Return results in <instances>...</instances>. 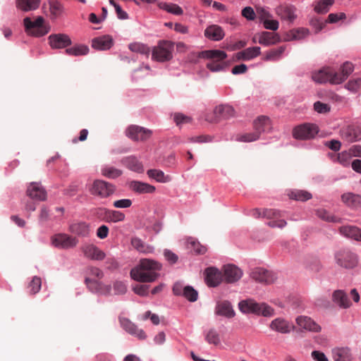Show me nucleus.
I'll use <instances>...</instances> for the list:
<instances>
[{
  "label": "nucleus",
  "mask_w": 361,
  "mask_h": 361,
  "mask_svg": "<svg viewBox=\"0 0 361 361\" xmlns=\"http://www.w3.org/2000/svg\"><path fill=\"white\" fill-rule=\"evenodd\" d=\"M27 195L32 199L38 200H44L46 199V192L44 189L38 183H32L28 186Z\"/></svg>",
  "instance_id": "7c9ffc66"
},
{
  "label": "nucleus",
  "mask_w": 361,
  "mask_h": 361,
  "mask_svg": "<svg viewBox=\"0 0 361 361\" xmlns=\"http://www.w3.org/2000/svg\"><path fill=\"white\" fill-rule=\"evenodd\" d=\"M25 32L32 36L39 37L47 35L50 31V25L44 18L37 16L32 20L26 17L23 20Z\"/></svg>",
  "instance_id": "7ed1b4c3"
},
{
  "label": "nucleus",
  "mask_w": 361,
  "mask_h": 361,
  "mask_svg": "<svg viewBox=\"0 0 361 361\" xmlns=\"http://www.w3.org/2000/svg\"><path fill=\"white\" fill-rule=\"evenodd\" d=\"M250 276L256 282L263 284H271L276 279L274 273L261 267L253 269L250 271Z\"/></svg>",
  "instance_id": "ddd939ff"
},
{
  "label": "nucleus",
  "mask_w": 361,
  "mask_h": 361,
  "mask_svg": "<svg viewBox=\"0 0 361 361\" xmlns=\"http://www.w3.org/2000/svg\"><path fill=\"white\" fill-rule=\"evenodd\" d=\"M51 243L54 246L62 248L70 249L75 247L78 243L76 238L65 233H59L51 238Z\"/></svg>",
  "instance_id": "4468645a"
},
{
  "label": "nucleus",
  "mask_w": 361,
  "mask_h": 361,
  "mask_svg": "<svg viewBox=\"0 0 361 361\" xmlns=\"http://www.w3.org/2000/svg\"><path fill=\"white\" fill-rule=\"evenodd\" d=\"M174 43L168 40H160L152 51V58L159 62L169 61L173 58Z\"/></svg>",
  "instance_id": "0eeeda50"
},
{
  "label": "nucleus",
  "mask_w": 361,
  "mask_h": 361,
  "mask_svg": "<svg viewBox=\"0 0 361 361\" xmlns=\"http://www.w3.org/2000/svg\"><path fill=\"white\" fill-rule=\"evenodd\" d=\"M173 121L176 126L180 127L183 124L190 123L192 121V118L182 113H175L173 114Z\"/></svg>",
  "instance_id": "bf43d9fd"
},
{
  "label": "nucleus",
  "mask_w": 361,
  "mask_h": 361,
  "mask_svg": "<svg viewBox=\"0 0 361 361\" xmlns=\"http://www.w3.org/2000/svg\"><path fill=\"white\" fill-rule=\"evenodd\" d=\"M102 174L108 178L114 179L121 176L122 171L111 166H105L101 170Z\"/></svg>",
  "instance_id": "37998d69"
},
{
  "label": "nucleus",
  "mask_w": 361,
  "mask_h": 361,
  "mask_svg": "<svg viewBox=\"0 0 361 361\" xmlns=\"http://www.w3.org/2000/svg\"><path fill=\"white\" fill-rule=\"evenodd\" d=\"M319 133V127L314 123H305L295 126L293 130V136L297 140L313 139Z\"/></svg>",
  "instance_id": "1a4fd4ad"
},
{
  "label": "nucleus",
  "mask_w": 361,
  "mask_h": 361,
  "mask_svg": "<svg viewBox=\"0 0 361 361\" xmlns=\"http://www.w3.org/2000/svg\"><path fill=\"white\" fill-rule=\"evenodd\" d=\"M340 233L348 238L361 242V228L355 226H343L339 228Z\"/></svg>",
  "instance_id": "a878e982"
},
{
  "label": "nucleus",
  "mask_w": 361,
  "mask_h": 361,
  "mask_svg": "<svg viewBox=\"0 0 361 361\" xmlns=\"http://www.w3.org/2000/svg\"><path fill=\"white\" fill-rule=\"evenodd\" d=\"M88 52V47L83 44L76 45L66 49V53L67 54L75 56H84L87 54Z\"/></svg>",
  "instance_id": "79ce46f5"
},
{
  "label": "nucleus",
  "mask_w": 361,
  "mask_h": 361,
  "mask_svg": "<svg viewBox=\"0 0 361 361\" xmlns=\"http://www.w3.org/2000/svg\"><path fill=\"white\" fill-rule=\"evenodd\" d=\"M205 281L209 286L216 287L223 280L221 272L215 267H209L204 271Z\"/></svg>",
  "instance_id": "aec40b11"
},
{
  "label": "nucleus",
  "mask_w": 361,
  "mask_h": 361,
  "mask_svg": "<svg viewBox=\"0 0 361 361\" xmlns=\"http://www.w3.org/2000/svg\"><path fill=\"white\" fill-rule=\"evenodd\" d=\"M131 245L137 252L143 254H149L154 252V247L146 244L140 238L133 237L131 239Z\"/></svg>",
  "instance_id": "f704fd0d"
},
{
  "label": "nucleus",
  "mask_w": 361,
  "mask_h": 361,
  "mask_svg": "<svg viewBox=\"0 0 361 361\" xmlns=\"http://www.w3.org/2000/svg\"><path fill=\"white\" fill-rule=\"evenodd\" d=\"M223 272L224 280L229 283L238 281L243 276L241 269L234 264L224 265Z\"/></svg>",
  "instance_id": "a211bd4d"
},
{
  "label": "nucleus",
  "mask_w": 361,
  "mask_h": 361,
  "mask_svg": "<svg viewBox=\"0 0 361 361\" xmlns=\"http://www.w3.org/2000/svg\"><path fill=\"white\" fill-rule=\"evenodd\" d=\"M183 296L190 302H195L197 300L198 293L192 286H187L183 290Z\"/></svg>",
  "instance_id": "5fc2aeb1"
},
{
  "label": "nucleus",
  "mask_w": 361,
  "mask_h": 361,
  "mask_svg": "<svg viewBox=\"0 0 361 361\" xmlns=\"http://www.w3.org/2000/svg\"><path fill=\"white\" fill-rule=\"evenodd\" d=\"M130 188L138 193H153L155 191V187L140 181H132L130 183Z\"/></svg>",
  "instance_id": "c9c22d12"
},
{
  "label": "nucleus",
  "mask_w": 361,
  "mask_h": 361,
  "mask_svg": "<svg viewBox=\"0 0 361 361\" xmlns=\"http://www.w3.org/2000/svg\"><path fill=\"white\" fill-rule=\"evenodd\" d=\"M235 116L234 109L228 104H219L213 111L207 114L205 120L212 123H217L224 120H228Z\"/></svg>",
  "instance_id": "6e6552de"
},
{
  "label": "nucleus",
  "mask_w": 361,
  "mask_h": 361,
  "mask_svg": "<svg viewBox=\"0 0 361 361\" xmlns=\"http://www.w3.org/2000/svg\"><path fill=\"white\" fill-rule=\"evenodd\" d=\"M149 286L137 284L133 286V290L137 295L146 296L148 295Z\"/></svg>",
  "instance_id": "69168bd1"
},
{
  "label": "nucleus",
  "mask_w": 361,
  "mask_h": 361,
  "mask_svg": "<svg viewBox=\"0 0 361 361\" xmlns=\"http://www.w3.org/2000/svg\"><path fill=\"white\" fill-rule=\"evenodd\" d=\"M205 340L208 343L214 345H219L221 343L220 336L214 329H211L207 332Z\"/></svg>",
  "instance_id": "09e8293b"
},
{
  "label": "nucleus",
  "mask_w": 361,
  "mask_h": 361,
  "mask_svg": "<svg viewBox=\"0 0 361 361\" xmlns=\"http://www.w3.org/2000/svg\"><path fill=\"white\" fill-rule=\"evenodd\" d=\"M41 286V278L38 276H34L28 286V288H30V293L33 295L36 294L40 290Z\"/></svg>",
  "instance_id": "4d7b16f0"
},
{
  "label": "nucleus",
  "mask_w": 361,
  "mask_h": 361,
  "mask_svg": "<svg viewBox=\"0 0 361 361\" xmlns=\"http://www.w3.org/2000/svg\"><path fill=\"white\" fill-rule=\"evenodd\" d=\"M113 44V39L109 35H104L94 38L92 41V48L104 51L109 49Z\"/></svg>",
  "instance_id": "cd10ccee"
},
{
  "label": "nucleus",
  "mask_w": 361,
  "mask_h": 361,
  "mask_svg": "<svg viewBox=\"0 0 361 361\" xmlns=\"http://www.w3.org/2000/svg\"><path fill=\"white\" fill-rule=\"evenodd\" d=\"M259 138L257 133L252 132V133H246L243 134L238 135L237 140L240 142H250L256 141Z\"/></svg>",
  "instance_id": "6e6d98bb"
},
{
  "label": "nucleus",
  "mask_w": 361,
  "mask_h": 361,
  "mask_svg": "<svg viewBox=\"0 0 361 361\" xmlns=\"http://www.w3.org/2000/svg\"><path fill=\"white\" fill-rule=\"evenodd\" d=\"M332 301L342 309H347L351 305L347 294L341 290H336L332 294Z\"/></svg>",
  "instance_id": "bb28decb"
},
{
  "label": "nucleus",
  "mask_w": 361,
  "mask_h": 361,
  "mask_svg": "<svg viewBox=\"0 0 361 361\" xmlns=\"http://www.w3.org/2000/svg\"><path fill=\"white\" fill-rule=\"evenodd\" d=\"M336 263L345 269H353L358 264L357 255L349 250H341L335 255Z\"/></svg>",
  "instance_id": "9d476101"
},
{
  "label": "nucleus",
  "mask_w": 361,
  "mask_h": 361,
  "mask_svg": "<svg viewBox=\"0 0 361 361\" xmlns=\"http://www.w3.org/2000/svg\"><path fill=\"white\" fill-rule=\"evenodd\" d=\"M215 314L228 319L233 318L235 314L231 303L228 300H221L216 302Z\"/></svg>",
  "instance_id": "4be33fe9"
},
{
  "label": "nucleus",
  "mask_w": 361,
  "mask_h": 361,
  "mask_svg": "<svg viewBox=\"0 0 361 361\" xmlns=\"http://www.w3.org/2000/svg\"><path fill=\"white\" fill-rule=\"evenodd\" d=\"M312 77L315 82L319 83L329 82L332 84H340L342 82V78L335 75V71L330 68L314 73Z\"/></svg>",
  "instance_id": "f8f14e48"
},
{
  "label": "nucleus",
  "mask_w": 361,
  "mask_h": 361,
  "mask_svg": "<svg viewBox=\"0 0 361 361\" xmlns=\"http://www.w3.org/2000/svg\"><path fill=\"white\" fill-rule=\"evenodd\" d=\"M296 8L291 5H281L276 8V14L282 19L293 23L296 18Z\"/></svg>",
  "instance_id": "5701e85b"
},
{
  "label": "nucleus",
  "mask_w": 361,
  "mask_h": 361,
  "mask_svg": "<svg viewBox=\"0 0 361 361\" xmlns=\"http://www.w3.org/2000/svg\"><path fill=\"white\" fill-rule=\"evenodd\" d=\"M103 276L104 273L100 269L95 267H90L87 269V276L85 282L92 292L108 294L110 293L111 286L105 285L100 281Z\"/></svg>",
  "instance_id": "f03ea898"
},
{
  "label": "nucleus",
  "mask_w": 361,
  "mask_h": 361,
  "mask_svg": "<svg viewBox=\"0 0 361 361\" xmlns=\"http://www.w3.org/2000/svg\"><path fill=\"white\" fill-rule=\"evenodd\" d=\"M342 202L352 209L361 208V195L353 192H346L341 196Z\"/></svg>",
  "instance_id": "c85d7f7f"
},
{
  "label": "nucleus",
  "mask_w": 361,
  "mask_h": 361,
  "mask_svg": "<svg viewBox=\"0 0 361 361\" xmlns=\"http://www.w3.org/2000/svg\"><path fill=\"white\" fill-rule=\"evenodd\" d=\"M345 18L346 16L344 13H330L326 20V23H336L340 20L345 19Z\"/></svg>",
  "instance_id": "338daca9"
},
{
  "label": "nucleus",
  "mask_w": 361,
  "mask_h": 361,
  "mask_svg": "<svg viewBox=\"0 0 361 361\" xmlns=\"http://www.w3.org/2000/svg\"><path fill=\"white\" fill-rule=\"evenodd\" d=\"M295 321L300 328L305 330L313 332H319L321 330L320 326L307 316L298 317Z\"/></svg>",
  "instance_id": "393cba45"
},
{
  "label": "nucleus",
  "mask_w": 361,
  "mask_h": 361,
  "mask_svg": "<svg viewBox=\"0 0 361 361\" xmlns=\"http://www.w3.org/2000/svg\"><path fill=\"white\" fill-rule=\"evenodd\" d=\"M269 126V120L267 117L262 116L255 120L253 123L254 131L257 133L260 137L261 134L265 131L267 127Z\"/></svg>",
  "instance_id": "ea45409f"
},
{
  "label": "nucleus",
  "mask_w": 361,
  "mask_h": 361,
  "mask_svg": "<svg viewBox=\"0 0 361 361\" xmlns=\"http://www.w3.org/2000/svg\"><path fill=\"white\" fill-rule=\"evenodd\" d=\"M119 321L121 326L130 334L137 337L140 340L146 338L147 336L145 331L142 329H138V327L128 319L120 318Z\"/></svg>",
  "instance_id": "412c9836"
},
{
  "label": "nucleus",
  "mask_w": 361,
  "mask_h": 361,
  "mask_svg": "<svg viewBox=\"0 0 361 361\" xmlns=\"http://www.w3.org/2000/svg\"><path fill=\"white\" fill-rule=\"evenodd\" d=\"M288 196L290 199L298 201H307L312 197L309 192L299 190L291 191L288 193Z\"/></svg>",
  "instance_id": "a18cd8bd"
},
{
  "label": "nucleus",
  "mask_w": 361,
  "mask_h": 361,
  "mask_svg": "<svg viewBox=\"0 0 361 361\" xmlns=\"http://www.w3.org/2000/svg\"><path fill=\"white\" fill-rule=\"evenodd\" d=\"M213 137L208 135H200L189 138L191 142L205 143L212 141Z\"/></svg>",
  "instance_id": "0e129e2a"
},
{
  "label": "nucleus",
  "mask_w": 361,
  "mask_h": 361,
  "mask_svg": "<svg viewBox=\"0 0 361 361\" xmlns=\"http://www.w3.org/2000/svg\"><path fill=\"white\" fill-rule=\"evenodd\" d=\"M308 30L305 28H300L298 30H293L291 31L293 35L292 39H299L308 35Z\"/></svg>",
  "instance_id": "774afa93"
},
{
  "label": "nucleus",
  "mask_w": 361,
  "mask_h": 361,
  "mask_svg": "<svg viewBox=\"0 0 361 361\" xmlns=\"http://www.w3.org/2000/svg\"><path fill=\"white\" fill-rule=\"evenodd\" d=\"M281 38L277 33L262 32L258 35V42L264 46H269L279 42Z\"/></svg>",
  "instance_id": "2f4dec72"
},
{
  "label": "nucleus",
  "mask_w": 361,
  "mask_h": 361,
  "mask_svg": "<svg viewBox=\"0 0 361 361\" xmlns=\"http://www.w3.org/2000/svg\"><path fill=\"white\" fill-rule=\"evenodd\" d=\"M239 309L243 313H254L264 317H271L274 310L266 303H257L252 300H243L239 302Z\"/></svg>",
  "instance_id": "423d86ee"
},
{
  "label": "nucleus",
  "mask_w": 361,
  "mask_h": 361,
  "mask_svg": "<svg viewBox=\"0 0 361 361\" xmlns=\"http://www.w3.org/2000/svg\"><path fill=\"white\" fill-rule=\"evenodd\" d=\"M121 163L131 171L137 173H142L144 171L142 163L140 162L135 157L131 156L125 157L122 159Z\"/></svg>",
  "instance_id": "72a5a7b5"
},
{
  "label": "nucleus",
  "mask_w": 361,
  "mask_h": 361,
  "mask_svg": "<svg viewBox=\"0 0 361 361\" xmlns=\"http://www.w3.org/2000/svg\"><path fill=\"white\" fill-rule=\"evenodd\" d=\"M226 56V52L221 50H207L199 53V57L209 60L207 68L212 72L220 71L224 68Z\"/></svg>",
  "instance_id": "20e7f679"
},
{
  "label": "nucleus",
  "mask_w": 361,
  "mask_h": 361,
  "mask_svg": "<svg viewBox=\"0 0 361 361\" xmlns=\"http://www.w3.org/2000/svg\"><path fill=\"white\" fill-rule=\"evenodd\" d=\"M252 215L255 218L264 217L269 219L267 225L271 228H283L287 225V222L281 219V212L274 209H254L252 211Z\"/></svg>",
  "instance_id": "39448f33"
},
{
  "label": "nucleus",
  "mask_w": 361,
  "mask_h": 361,
  "mask_svg": "<svg viewBox=\"0 0 361 361\" xmlns=\"http://www.w3.org/2000/svg\"><path fill=\"white\" fill-rule=\"evenodd\" d=\"M261 54V49L259 47H253L247 48L236 54V58L238 60L249 61Z\"/></svg>",
  "instance_id": "473e14b6"
},
{
  "label": "nucleus",
  "mask_w": 361,
  "mask_h": 361,
  "mask_svg": "<svg viewBox=\"0 0 361 361\" xmlns=\"http://www.w3.org/2000/svg\"><path fill=\"white\" fill-rule=\"evenodd\" d=\"M353 71V63L347 61L345 62L341 68V72H335L339 78H342V82L344 81L347 77Z\"/></svg>",
  "instance_id": "8fccbe9b"
},
{
  "label": "nucleus",
  "mask_w": 361,
  "mask_h": 361,
  "mask_svg": "<svg viewBox=\"0 0 361 361\" xmlns=\"http://www.w3.org/2000/svg\"><path fill=\"white\" fill-rule=\"evenodd\" d=\"M158 6L161 9L165 10L167 12L174 15L180 16L182 15L183 13V9L177 4L160 2L158 4Z\"/></svg>",
  "instance_id": "c03bdc74"
},
{
  "label": "nucleus",
  "mask_w": 361,
  "mask_h": 361,
  "mask_svg": "<svg viewBox=\"0 0 361 361\" xmlns=\"http://www.w3.org/2000/svg\"><path fill=\"white\" fill-rule=\"evenodd\" d=\"M39 2L40 0H16V6L23 11H29L37 9Z\"/></svg>",
  "instance_id": "58836bf2"
},
{
  "label": "nucleus",
  "mask_w": 361,
  "mask_h": 361,
  "mask_svg": "<svg viewBox=\"0 0 361 361\" xmlns=\"http://www.w3.org/2000/svg\"><path fill=\"white\" fill-rule=\"evenodd\" d=\"M70 231L78 236L87 237L90 233V228L84 222L74 223L70 226Z\"/></svg>",
  "instance_id": "4c0bfd02"
},
{
  "label": "nucleus",
  "mask_w": 361,
  "mask_h": 361,
  "mask_svg": "<svg viewBox=\"0 0 361 361\" xmlns=\"http://www.w3.org/2000/svg\"><path fill=\"white\" fill-rule=\"evenodd\" d=\"M188 247L193 250L197 254H204L207 251L206 247L200 245L199 242L195 241L193 239H189Z\"/></svg>",
  "instance_id": "052dcab7"
},
{
  "label": "nucleus",
  "mask_w": 361,
  "mask_h": 361,
  "mask_svg": "<svg viewBox=\"0 0 361 361\" xmlns=\"http://www.w3.org/2000/svg\"><path fill=\"white\" fill-rule=\"evenodd\" d=\"M285 51L284 47H280L277 49H271L266 53L264 58V61H276Z\"/></svg>",
  "instance_id": "de8ad7c7"
},
{
  "label": "nucleus",
  "mask_w": 361,
  "mask_h": 361,
  "mask_svg": "<svg viewBox=\"0 0 361 361\" xmlns=\"http://www.w3.org/2000/svg\"><path fill=\"white\" fill-rule=\"evenodd\" d=\"M314 109L319 114H325L330 111L331 106L327 104H324L318 101L314 104Z\"/></svg>",
  "instance_id": "e2e57ef3"
},
{
  "label": "nucleus",
  "mask_w": 361,
  "mask_h": 361,
  "mask_svg": "<svg viewBox=\"0 0 361 361\" xmlns=\"http://www.w3.org/2000/svg\"><path fill=\"white\" fill-rule=\"evenodd\" d=\"M334 0H321L318 1L314 10L317 13H324L328 12L329 8L333 5Z\"/></svg>",
  "instance_id": "864d4df0"
},
{
  "label": "nucleus",
  "mask_w": 361,
  "mask_h": 361,
  "mask_svg": "<svg viewBox=\"0 0 361 361\" xmlns=\"http://www.w3.org/2000/svg\"><path fill=\"white\" fill-rule=\"evenodd\" d=\"M161 269V265L158 262L149 259H142L137 267L131 269L130 276L139 282L151 283L159 278L158 271Z\"/></svg>",
  "instance_id": "f257e3e1"
},
{
  "label": "nucleus",
  "mask_w": 361,
  "mask_h": 361,
  "mask_svg": "<svg viewBox=\"0 0 361 361\" xmlns=\"http://www.w3.org/2000/svg\"><path fill=\"white\" fill-rule=\"evenodd\" d=\"M346 88L350 91L357 92L361 90V78H353L346 84Z\"/></svg>",
  "instance_id": "680f3d73"
},
{
  "label": "nucleus",
  "mask_w": 361,
  "mask_h": 361,
  "mask_svg": "<svg viewBox=\"0 0 361 361\" xmlns=\"http://www.w3.org/2000/svg\"><path fill=\"white\" fill-rule=\"evenodd\" d=\"M340 135L341 138L347 142H357L361 140V128L355 125H349L341 130Z\"/></svg>",
  "instance_id": "dca6fc26"
},
{
  "label": "nucleus",
  "mask_w": 361,
  "mask_h": 361,
  "mask_svg": "<svg viewBox=\"0 0 361 361\" xmlns=\"http://www.w3.org/2000/svg\"><path fill=\"white\" fill-rule=\"evenodd\" d=\"M90 191L92 195H97L102 198H106L115 192L116 186L102 180H95Z\"/></svg>",
  "instance_id": "9b49d317"
},
{
  "label": "nucleus",
  "mask_w": 361,
  "mask_h": 361,
  "mask_svg": "<svg viewBox=\"0 0 361 361\" xmlns=\"http://www.w3.org/2000/svg\"><path fill=\"white\" fill-rule=\"evenodd\" d=\"M147 174L159 183H168L171 180L170 176H166L162 171L158 169H149L147 171Z\"/></svg>",
  "instance_id": "a19ab883"
},
{
  "label": "nucleus",
  "mask_w": 361,
  "mask_h": 361,
  "mask_svg": "<svg viewBox=\"0 0 361 361\" xmlns=\"http://www.w3.org/2000/svg\"><path fill=\"white\" fill-rule=\"evenodd\" d=\"M106 216L112 222L122 221L125 219V214L119 211L109 210L106 212Z\"/></svg>",
  "instance_id": "13d9d810"
},
{
  "label": "nucleus",
  "mask_w": 361,
  "mask_h": 361,
  "mask_svg": "<svg viewBox=\"0 0 361 361\" xmlns=\"http://www.w3.org/2000/svg\"><path fill=\"white\" fill-rule=\"evenodd\" d=\"M49 11L51 18H56L60 16L63 11V5L58 1H49Z\"/></svg>",
  "instance_id": "49530a36"
},
{
  "label": "nucleus",
  "mask_w": 361,
  "mask_h": 361,
  "mask_svg": "<svg viewBox=\"0 0 361 361\" xmlns=\"http://www.w3.org/2000/svg\"><path fill=\"white\" fill-rule=\"evenodd\" d=\"M269 328L274 331L286 334L291 331L293 326L287 320L279 317L271 321Z\"/></svg>",
  "instance_id": "b1692460"
},
{
  "label": "nucleus",
  "mask_w": 361,
  "mask_h": 361,
  "mask_svg": "<svg viewBox=\"0 0 361 361\" xmlns=\"http://www.w3.org/2000/svg\"><path fill=\"white\" fill-rule=\"evenodd\" d=\"M84 256L91 260H103L106 255L98 247L93 244H86L81 247Z\"/></svg>",
  "instance_id": "6ab92c4d"
},
{
  "label": "nucleus",
  "mask_w": 361,
  "mask_h": 361,
  "mask_svg": "<svg viewBox=\"0 0 361 361\" xmlns=\"http://www.w3.org/2000/svg\"><path fill=\"white\" fill-rule=\"evenodd\" d=\"M49 44L52 49H63L71 44L70 37L66 34H52L48 37Z\"/></svg>",
  "instance_id": "f3484780"
},
{
  "label": "nucleus",
  "mask_w": 361,
  "mask_h": 361,
  "mask_svg": "<svg viewBox=\"0 0 361 361\" xmlns=\"http://www.w3.org/2000/svg\"><path fill=\"white\" fill-rule=\"evenodd\" d=\"M126 134L134 141H145L150 137L152 131L138 126L132 125L127 128Z\"/></svg>",
  "instance_id": "2eb2a0df"
},
{
  "label": "nucleus",
  "mask_w": 361,
  "mask_h": 361,
  "mask_svg": "<svg viewBox=\"0 0 361 361\" xmlns=\"http://www.w3.org/2000/svg\"><path fill=\"white\" fill-rule=\"evenodd\" d=\"M129 49L133 52L140 53L147 56H148L150 53V49L147 45L139 42L130 44Z\"/></svg>",
  "instance_id": "3c124183"
},
{
  "label": "nucleus",
  "mask_w": 361,
  "mask_h": 361,
  "mask_svg": "<svg viewBox=\"0 0 361 361\" xmlns=\"http://www.w3.org/2000/svg\"><path fill=\"white\" fill-rule=\"evenodd\" d=\"M334 361H352L350 350L348 348H338L332 350Z\"/></svg>",
  "instance_id": "e433bc0d"
},
{
  "label": "nucleus",
  "mask_w": 361,
  "mask_h": 361,
  "mask_svg": "<svg viewBox=\"0 0 361 361\" xmlns=\"http://www.w3.org/2000/svg\"><path fill=\"white\" fill-rule=\"evenodd\" d=\"M317 216L326 221L328 222H338V218L331 214L329 212L324 209H317L316 212Z\"/></svg>",
  "instance_id": "603ef678"
},
{
  "label": "nucleus",
  "mask_w": 361,
  "mask_h": 361,
  "mask_svg": "<svg viewBox=\"0 0 361 361\" xmlns=\"http://www.w3.org/2000/svg\"><path fill=\"white\" fill-rule=\"evenodd\" d=\"M225 33L221 26L211 25L204 30V36L213 41H219L224 37Z\"/></svg>",
  "instance_id": "c756f323"
}]
</instances>
